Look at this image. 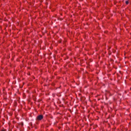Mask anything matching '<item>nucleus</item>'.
Returning <instances> with one entry per match:
<instances>
[{"label": "nucleus", "instance_id": "obj_1", "mask_svg": "<svg viewBox=\"0 0 131 131\" xmlns=\"http://www.w3.org/2000/svg\"><path fill=\"white\" fill-rule=\"evenodd\" d=\"M42 118H43V116H42V115H40L37 117V120H41Z\"/></svg>", "mask_w": 131, "mask_h": 131}, {"label": "nucleus", "instance_id": "obj_3", "mask_svg": "<svg viewBox=\"0 0 131 131\" xmlns=\"http://www.w3.org/2000/svg\"><path fill=\"white\" fill-rule=\"evenodd\" d=\"M2 131H7L6 130H2Z\"/></svg>", "mask_w": 131, "mask_h": 131}, {"label": "nucleus", "instance_id": "obj_2", "mask_svg": "<svg viewBox=\"0 0 131 131\" xmlns=\"http://www.w3.org/2000/svg\"><path fill=\"white\" fill-rule=\"evenodd\" d=\"M125 3H126V5H128V1H126Z\"/></svg>", "mask_w": 131, "mask_h": 131}]
</instances>
